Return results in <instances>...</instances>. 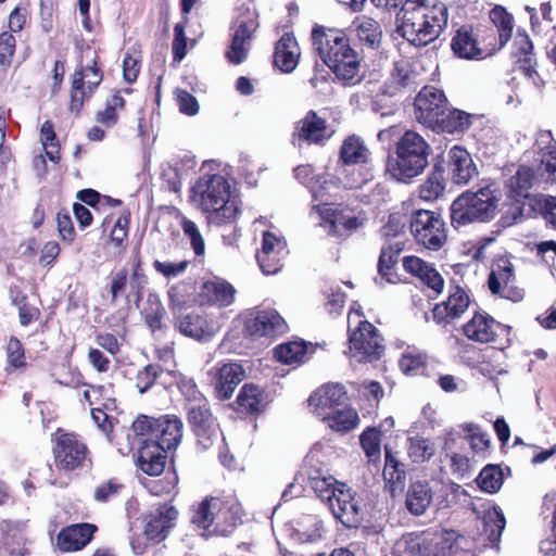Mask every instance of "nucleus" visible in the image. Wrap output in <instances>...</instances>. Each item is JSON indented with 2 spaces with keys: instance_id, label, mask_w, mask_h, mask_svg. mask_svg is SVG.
<instances>
[{
  "instance_id": "nucleus-4",
  "label": "nucleus",
  "mask_w": 556,
  "mask_h": 556,
  "mask_svg": "<svg viewBox=\"0 0 556 556\" xmlns=\"http://www.w3.org/2000/svg\"><path fill=\"white\" fill-rule=\"evenodd\" d=\"M498 195L491 186L477 191L467 190L451 205V223L454 228L472 223H488L496 215Z\"/></svg>"
},
{
  "instance_id": "nucleus-55",
  "label": "nucleus",
  "mask_w": 556,
  "mask_h": 556,
  "mask_svg": "<svg viewBox=\"0 0 556 556\" xmlns=\"http://www.w3.org/2000/svg\"><path fill=\"white\" fill-rule=\"evenodd\" d=\"M397 94H390L384 92V84L379 87L378 91L372 96L370 102V109L374 113L379 114L380 116H390L393 115L396 105L393 102V98Z\"/></svg>"
},
{
  "instance_id": "nucleus-5",
  "label": "nucleus",
  "mask_w": 556,
  "mask_h": 556,
  "mask_svg": "<svg viewBox=\"0 0 556 556\" xmlns=\"http://www.w3.org/2000/svg\"><path fill=\"white\" fill-rule=\"evenodd\" d=\"M410 232L419 245L439 251L447 240L445 223L441 215L429 210H417L410 216Z\"/></svg>"
},
{
  "instance_id": "nucleus-14",
  "label": "nucleus",
  "mask_w": 556,
  "mask_h": 556,
  "mask_svg": "<svg viewBox=\"0 0 556 556\" xmlns=\"http://www.w3.org/2000/svg\"><path fill=\"white\" fill-rule=\"evenodd\" d=\"M341 490H337L336 497L328 504L333 517L348 529L358 528L364 520V509L362 500L356 496V492L342 484Z\"/></svg>"
},
{
  "instance_id": "nucleus-25",
  "label": "nucleus",
  "mask_w": 556,
  "mask_h": 556,
  "mask_svg": "<svg viewBox=\"0 0 556 556\" xmlns=\"http://www.w3.org/2000/svg\"><path fill=\"white\" fill-rule=\"evenodd\" d=\"M490 21L494 28H490L489 42L490 52L502 49L511 38L514 28V17L504 7L496 5L490 11Z\"/></svg>"
},
{
  "instance_id": "nucleus-49",
  "label": "nucleus",
  "mask_w": 556,
  "mask_h": 556,
  "mask_svg": "<svg viewBox=\"0 0 556 556\" xmlns=\"http://www.w3.org/2000/svg\"><path fill=\"white\" fill-rule=\"evenodd\" d=\"M445 189L443 169L434 166L427 179L419 187V195L422 200L434 201L443 194Z\"/></svg>"
},
{
  "instance_id": "nucleus-50",
  "label": "nucleus",
  "mask_w": 556,
  "mask_h": 556,
  "mask_svg": "<svg viewBox=\"0 0 556 556\" xmlns=\"http://www.w3.org/2000/svg\"><path fill=\"white\" fill-rule=\"evenodd\" d=\"M424 534L408 533L399 539L393 546V556H425Z\"/></svg>"
},
{
  "instance_id": "nucleus-20",
  "label": "nucleus",
  "mask_w": 556,
  "mask_h": 556,
  "mask_svg": "<svg viewBox=\"0 0 556 556\" xmlns=\"http://www.w3.org/2000/svg\"><path fill=\"white\" fill-rule=\"evenodd\" d=\"M285 534L294 543H316L323 539L324 522L314 515H304L285 523Z\"/></svg>"
},
{
  "instance_id": "nucleus-32",
  "label": "nucleus",
  "mask_w": 556,
  "mask_h": 556,
  "mask_svg": "<svg viewBox=\"0 0 556 556\" xmlns=\"http://www.w3.org/2000/svg\"><path fill=\"white\" fill-rule=\"evenodd\" d=\"M271 402L269 395L254 383H245L239 391L235 409L243 415H254L263 412Z\"/></svg>"
},
{
  "instance_id": "nucleus-42",
  "label": "nucleus",
  "mask_w": 556,
  "mask_h": 556,
  "mask_svg": "<svg viewBox=\"0 0 556 556\" xmlns=\"http://www.w3.org/2000/svg\"><path fill=\"white\" fill-rule=\"evenodd\" d=\"M301 49L292 33H285L280 37V72L292 73L300 61Z\"/></svg>"
},
{
  "instance_id": "nucleus-52",
  "label": "nucleus",
  "mask_w": 556,
  "mask_h": 556,
  "mask_svg": "<svg viewBox=\"0 0 556 556\" xmlns=\"http://www.w3.org/2000/svg\"><path fill=\"white\" fill-rule=\"evenodd\" d=\"M513 55L521 65L532 64L535 61L533 55V43L526 31L517 30L513 42Z\"/></svg>"
},
{
  "instance_id": "nucleus-19",
  "label": "nucleus",
  "mask_w": 556,
  "mask_h": 556,
  "mask_svg": "<svg viewBox=\"0 0 556 556\" xmlns=\"http://www.w3.org/2000/svg\"><path fill=\"white\" fill-rule=\"evenodd\" d=\"M177 518L178 510L170 504L164 503L153 508L144 517L146 539L155 543L165 540Z\"/></svg>"
},
{
  "instance_id": "nucleus-29",
  "label": "nucleus",
  "mask_w": 556,
  "mask_h": 556,
  "mask_svg": "<svg viewBox=\"0 0 556 556\" xmlns=\"http://www.w3.org/2000/svg\"><path fill=\"white\" fill-rule=\"evenodd\" d=\"M296 130L298 139L308 144L324 146L331 137L326 119L319 117L315 111L306 113L298 123Z\"/></svg>"
},
{
  "instance_id": "nucleus-53",
  "label": "nucleus",
  "mask_w": 556,
  "mask_h": 556,
  "mask_svg": "<svg viewBox=\"0 0 556 556\" xmlns=\"http://www.w3.org/2000/svg\"><path fill=\"white\" fill-rule=\"evenodd\" d=\"M506 520L502 510L494 509L489 513L483 519L484 532L488 535L490 543L497 545L503 530L505 528Z\"/></svg>"
},
{
  "instance_id": "nucleus-54",
  "label": "nucleus",
  "mask_w": 556,
  "mask_h": 556,
  "mask_svg": "<svg viewBox=\"0 0 556 556\" xmlns=\"http://www.w3.org/2000/svg\"><path fill=\"white\" fill-rule=\"evenodd\" d=\"M180 226L185 237L190 241L194 254L197 256H203L205 253V242L198 225L184 216Z\"/></svg>"
},
{
  "instance_id": "nucleus-21",
  "label": "nucleus",
  "mask_w": 556,
  "mask_h": 556,
  "mask_svg": "<svg viewBox=\"0 0 556 556\" xmlns=\"http://www.w3.org/2000/svg\"><path fill=\"white\" fill-rule=\"evenodd\" d=\"M217 523L210 533L227 536L243 522L245 516L241 503L232 496L225 500L217 498Z\"/></svg>"
},
{
  "instance_id": "nucleus-13",
  "label": "nucleus",
  "mask_w": 556,
  "mask_h": 556,
  "mask_svg": "<svg viewBox=\"0 0 556 556\" xmlns=\"http://www.w3.org/2000/svg\"><path fill=\"white\" fill-rule=\"evenodd\" d=\"M515 266L509 257L503 256L495 261L488 279V286L493 294L519 302L525 296V290L515 285Z\"/></svg>"
},
{
  "instance_id": "nucleus-41",
  "label": "nucleus",
  "mask_w": 556,
  "mask_h": 556,
  "mask_svg": "<svg viewBox=\"0 0 556 556\" xmlns=\"http://www.w3.org/2000/svg\"><path fill=\"white\" fill-rule=\"evenodd\" d=\"M235 288L222 279L205 281L202 287V294L207 301L219 307L229 306L235 300Z\"/></svg>"
},
{
  "instance_id": "nucleus-24",
  "label": "nucleus",
  "mask_w": 556,
  "mask_h": 556,
  "mask_svg": "<svg viewBox=\"0 0 556 556\" xmlns=\"http://www.w3.org/2000/svg\"><path fill=\"white\" fill-rule=\"evenodd\" d=\"M244 376L245 371L240 364H223L216 370L212 381L216 397L222 401L230 399Z\"/></svg>"
},
{
  "instance_id": "nucleus-17",
  "label": "nucleus",
  "mask_w": 556,
  "mask_h": 556,
  "mask_svg": "<svg viewBox=\"0 0 556 556\" xmlns=\"http://www.w3.org/2000/svg\"><path fill=\"white\" fill-rule=\"evenodd\" d=\"M464 334L479 343L495 342L500 337L509 333V327L496 321L486 313L476 312L471 319L463 326Z\"/></svg>"
},
{
  "instance_id": "nucleus-62",
  "label": "nucleus",
  "mask_w": 556,
  "mask_h": 556,
  "mask_svg": "<svg viewBox=\"0 0 556 556\" xmlns=\"http://www.w3.org/2000/svg\"><path fill=\"white\" fill-rule=\"evenodd\" d=\"M7 361L8 364L13 368H21L26 364L24 348L21 341L15 337H11L8 342Z\"/></svg>"
},
{
  "instance_id": "nucleus-22",
  "label": "nucleus",
  "mask_w": 556,
  "mask_h": 556,
  "mask_svg": "<svg viewBox=\"0 0 556 556\" xmlns=\"http://www.w3.org/2000/svg\"><path fill=\"white\" fill-rule=\"evenodd\" d=\"M447 169L452 181L456 185H467L478 173L469 152L459 146H453L450 149Z\"/></svg>"
},
{
  "instance_id": "nucleus-56",
  "label": "nucleus",
  "mask_w": 556,
  "mask_h": 556,
  "mask_svg": "<svg viewBox=\"0 0 556 556\" xmlns=\"http://www.w3.org/2000/svg\"><path fill=\"white\" fill-rule=\"evenodd\" d=\"M361 445L369 458L370 462H376L380 459L381 448H380V431L376 428H367L361 434Z\"/></svg>"
},
{
  "instance_id": "nucleus-35",
  "label": "nucleus",
  "mask_w": 556,
  "mask_h": 556,
  "mask_svg": "<svg viewBox=\"0 0 556 556\" xmlns=\"http://www.w3.org/2000/svg\"><path fill=\"white\" fill-rule=\"evenodd\" d=\"M351 30L356 35L361 46L369 50H378L382 41V28L380 24L366 15L357 16L351 25Z\"/></svg>"
},
{
  "instance_id": "nucleus-23",
  "label": "nucleus",
  "mask_w": 556,
  "mask_h": 556,
  "mask_svg": "<svg viewBox=\"0 0 556 556\" xmlns=\"http://www.w3.org/2000/svg\"><path fill=\"white\" fill-rule=\"evenodd\" d=\"M420 84L419 74L408 60L394 62L390 77L384 81V92L400 94L404 90H413Z\"/></svg>"
},
{
  "instance_id": "nucleus-26",
  "label": "nucleus",
  "mask_w": 556,
  "mask_h": 556,
  "mask_svg": "<svg viewBox=\"0 0 556 556\" xmlns=\"http://www.w3.org/2000/svg\"><path fill=\"white\" fill-rule=\"evenodd\" d=\"M470 300L466 291L459 286L450 288V294L445 302L435 304L432 313L433 319L438 323L459 318L469 307Z\"/></svg>"
},
{
  "instance_id": "nucleus-16",
  "label": "nucleus",
  "mask_w": 556,
  "mask_h": 556,
  "mask_svg": "<svg viewBox=\"0 0 556 556\" xmlns=\"http://www.w3.org/2000/svg\"><path fill=\"white\" fill-rule=\"evenodd\" d=\"M446 108L445 94L432 86H425L415 99L416 119L428 128L438 124Z\"/></svg>"
},
{
  "instance_id": "nucleus-27",
  "label": "nucleus",
  "mask_w": 556,
  "mask_h": 556,
  "mask_svg": "<svg viewBox=\"0 0 556 556\" xmlns=\"http://www.w3.org/2000/svg\"><path fill=\"white\" fill-rule=\"evenodd\" d=\"M278 324V312L273 307H261L252 311L244 320V332L249 337H269Z\"/></svg>"
},
{
  "instance_id": "nucleus-44",
  "label": "nucleus",
  "mask_w": 556,
  "mask_h": 556,
  "mask_svg": "<svg viewBox=\"0 0 556 556\" xmlns=\"http://www.w3.org/2000/svg\"><path fill=\"white\" fill-rule=\"evenodd\" d=\"M276 236L270 231L263 232L262 248L256 253L257 264L264 275H275L278 271L277 255H273L271 263H266L270 254L275 253Z\"/></svg>"
},
{
  "instance_id": "nucleus-60",
  "label": "nucleus",
  "mask_w": 556,
  "mask_h": 556,
  "mask_svg": "<svg viewBox=\"0 0 556 556\" xmlns=\"http://www.w3.org/2000/svg\"><path fill=\"white\" fill-rule=\"evenodd\" d=\"M150 307L143 309L144 321L152 331L162 328L165 309L157 298H149Z\"/></svg>"
},
{
  "instance_id": "nucleus-45",
  "label": "nucleus",
  "mask_w": 556,
  "mask_h": 556,
  "mask_svg": "<svg viewBox=\"0 0 556 556\" xmlns=\"http://www.w3.org/2000/svg\"><path fill=\"white\" fill-rule=\"evenodd\" d=\"M308 348L313 349L312 343L304 340L280 343V363L294 366L303 364L307 359Z\"/></svg>"
},
{
  "instance_id": "nucleus-15",
  "label": "nucleus",
  "mask_w": 556,
  "mask_h": 556,
  "mask_svg": "<svg viewBox=\"0 0 556 556\" xmlns=\"http://www.w3.org/2000/svg\"><path fill=\"white\" fill-rule=\"evenodd\" d=\"M257 25L254 13L249 11L233 22L231 42L226 51V58L229 63L239 65L247 60L251 49L252 36Z\"/></svg>"
},
{
  "instance_id": "nucleus-30",
  "label": "nucleus",
  "mask_w": 556,
  "mask_h": 556,
  "mask_svg": "<svg viewBox=\"0 0 556 556\" xmlns=\"http://www.w3.org/2000/svg\"><path fill=\"white\" fill-rule=\"evenodd\" d=\"M142 445L138 451L137 465L149 476L161 475L166 465V448L154 443V440H142Z\"/></svg>"
},
{
  "instance_id": "nucleus-18",
  "label": "nucleus",
  "mask_w": 556,
  "mask_h": 556,
  "mask_svg": "<svg viewBox=\"0 0 556 556\" xmlns=\"http://www.w3.org/2000/svg\"><path fill=\"white\" fill-rule=\"evenodd\" d=\"M425 542L422 551L425 556H460L464 552L466 539L455 531L422 532Z\"/></svg>"
},
{
  "instance_id": "nucleus-1",
  "label": "nucleus",
  "mask_w": 556,
  "mask_h": 556,
  "mask_svg": "<svg viewBox=\"0 0 556 556\" xmlns=\"http://www.w3.org/2000/svg\"><path fill=\"white\" fill-rule=\"evenodd\" d=\"M402 36L417 47L427 46L440 36L447 23V8L443 3L427 7L418 0H407L397 14Z\"/></svg>"
},
{
  "instance_id": "nucleus-7",
  "label": "nucleus",
  "mask_w": 556,
  "mask_h": 556,
  "mask_svg": "<svg viewBox=\"0 0 556 556\" xmlns=\"http://www.w3.org/2000/svg\"><path fill=\"white\" fill-rule=\"evenodd\" d=\"M53 454L55 464L64 470H74L90 465L87 445L74 433L63 432L61 429L53 434Z\"/></svg>"
},
{
  "instance_id": "nucleus-40",
  "label": "nucleus",
  "mask_w": 556,
  "mask_h": 556,
  "mask_svg": "<svg viewBox=\"0 0 556 556\" xmlns=\"http://www.w3.org/2000/svg\"><path fill=\"white\" fill-rule=\"evenodd\" d=\"M472 115L456 109L446 108L442 116L438 118V124L430 129L437 132L459 134L471 126Z\"/></svg>"
},
{
  "instance_id": "nucleus-59",
  "label": "nucleus",
  "mask_w": 556,
  "mask_h": 556,
  "mask_svg": "<svg viewBox=\"0 0 556 556\" xmlns=\"http://www.w3.org/2000/svg\"><path fill=\"white\" fill-rule=\"evenodd\" d=\"M331 224L336 231H338L340 236H343L342 230L349 233L363 226L364 218L351 213L345 214L343 212H339L334 214Z\"/></svg>"
},
{
  "instance_id": "nucleus-36",
  "label": "nucleus",
  "mask_w": 556,
  "mask_h": 556,
  "mask_svg": "<svg viewBox=\"0 0 556 556\" xmlns=\"http://www.w3.org/2000/svg\"><path fill=\"white\" fill-rule=\"evenodd\" d=\"M451 47L458 58L467 60H480L494 53L490 52L489 45L486 51L480 48L472 30L466 27H462L457 30L452 39Z\"/></svg>"
},
{
  "instance_id": "nucleus-51",
  "label": "nucleus",
  "mask_w": 556,
  "mask_h": 556,
  "mask_svg": "<svg viewBox=\"0 0 556 556\" xmlns=\"http://www.w3.org/2000/svg\"><path fill=\"white\" fill-rule=\"evenodd\" d=\"M408 456L413 463L420 464L428 462L435 453L434 444L422 437H412L408 439Z\"/></svg>"
},
{
  "instance_id": "nucleus-57",
  "label": "nucleus",
  "mask_w": 556,
  "mask_h": 556,
  "mask_svg": "<svg viewBox=\"0 0 556 556\" xmlns=\"http://www.w3.org/2000/svg\"><path fill=\"white\" fill-rule=\"evenodd\" d=\"M533 180V170L529 167H520L509 179V185L517 197L526 198L528 195V191L532 188Z\"/></svg>"
},
{
  "instance_id": "nucleus-33",
  "label": "nucleus",
  "mask_w": 556,
  "mask_h": 556,
  "mask_svg": "<svg viewBox=\"0 0 556 556\" xmlns=\"http://www.w3.org/2000/svg\"><path fill=\"white\" fill-rule=\"evenodd\" d=\"M404 269L418 277L422 283L433 290L435 294H440L444 287V280L439 271L421 258L410 255L403 258Z\"/></svg>"
},
{
  "instance_id": "nucleus-47",
  "label": "nucleus",
  "mask_w": 556,
  "mask_h": 556,
  "mask_svg": "<svg viewBox=\"0 0 556 556\" xmlns=\"http://www.w3.org/2000/svg\"><path fill=\"white\" fill-rule=\"evenodd\" d=\"M331 429L336 431H350L358 424V415L356 410L344 407L342 409H333L321 418Z\"/></svg>"
},
{
  "instance_id": "nucleus-64",
  "label": "nucleus",
  "mask_w": 556,
  "mask_h": 556,
  "mask_svg": "<svg viewBox=\"0 0 556 556\" xmlns=\"http://www.w3.org/2000/svg\"><path fill=\"white\" fill-rule=\"evenodd\" d=\"M536 204L540 207L546 223L556 228V197L542 195L536 201Z\"/></svg>"
},
{
  "instance_id": "nucleus-39",
  "label": "nucleus",
  "mask_w": 556,
  "mask_h": 556,
  "mask_svg": "<svg viewBox=\"0 0 556 556\" xmlns=\"http://www.w3.org/2000/svg\"><path fill=\"white\" fill-rule=\"evenodd\" d=\"M327 66L332 71L337 78L346 84L354 85L361 80V58L352 48Z\"/></svg>"
},
{
  "instance_id": "nucleus-12",
  "label": "nucleus",
  "mask_w": 556,
  "mask_h": 556,
  "mask_svg": "<svg viewBox=\"0 0 556 556\" xmlns=\"http://www.w3.org/2000/svg\"><path fill=\"white\" fill-rule=\"evenodd\" d=\"M103 78L101 70L98 67L97 59L91 60V64L79 66L75 70L72 77L70 109L72 112L79 113L85 100L89 99Z\"/></svg>"
},
{
  "instance_id": "nucleus-10",
  "label": "nucleus",
  "mask_w": 556,
  "mask_h": 556,
  "mask_svg": "<svg viewBox=\"0 0 556 556\" xmlns=\"http://www.w3.org/2000/svg\"><path fill=\"white\" fill-rule=\"evenodd\" d=\"M312 42L314 50L326 65L333 63L351 49L345 33L338 28L314 27Z\"/></svg>"
},
{
  "instance_id": "nucleus-63",
  "label": "nucleus",
  "mask_w": 556,
  "mask_h": 556,
  "mask_svg": "<svg viewBox=\"0 0 556 556\" xmlns=\"http://www.w3.org/2000/svg\"><path fill=\"white\" fill-rule=\"evenodd\" d=\"M176 101L179 108V111L188 116H194L199 113L200 106L197 98L192 96L190 92L177 89L176 90Z\"/></svg>"
},
{
  "instance_id": "nucleus-48",
  "label": "nucleus",
  "mask_w": 556,
  "mask_h": 556,
  "mask_svg": "<svg viewBox=\"0 0 556 556\" xmlns=\"http://www.w3.org/2000/svg\"><path fill=\"white\" fill-rule=\"evenodd\" d=\"M476 482L483 492L494 494L503 485V470L498 465H486L476 478Z\"/></svg>"
},
{
  "instance_id": "nucleus-34",
  "label": "nucleus",
  "mask_w": 556,
  "mask_h": 556,
  "mask_svg": "<svg viewBox=\"0 0 556 556\" xmlns=\"http://www.w3.org/2000/svg\"><path fill=\"white\" fill-rule=\"evenodd\" d=\"M156 421L154 443L168 451L175 448L182 438V420L176 415H164Z\"/></svg>"
},
{
  "instance_id": "nucleus-43",
  "label": "nucleus",
  "mask_w": 556,
  "mask_h": 556,
  "mask_svg": "<svg viewBox=\"0 0 556 556\" xmlns=\"http://www.w3.org/2000/svg\"><path fill=\"white\" fill-rule=\"evenodd\" d=\"M403 251V242L395 241L383 245L378 261V273L390 283L396 282V275L393 274V266L397 262L400 253Z\"/></svg>"
},
{
  "instance_id": "nucleus-37",
  "label": "nucleus",
  "mask_w": 556,
  "mask_h": 556,
  "mask_svg": "<svg viewBox=\"0 0 556 556\" xmlns=\"http://www.w3.org/2000/svg\"><path fill=\"white\" fill-rule=\"evenodd\" d=\"M369 159L370 151L361 137L351 135L343 140L339 151V162L342 165L366 164Z\"/></svg>"
},
{
  "instance_id": "nucleus-61",
  "label": "nucleus",
  "mask_w": 556,
  "mask_h": 556,
  "mask_svg": "<svg viewBox=\"0 0 556 556\" xmlns=\"http://www.w3.org/2000/svg\"><path fill=\"white\" fill-rule=\"evenodd\" d=\"M161 371V367L155 364H149L139 370L136 377V387L139 392L144 393L152 388Z\"/></svg>"
},
{
  "instance_id": "nucleus-38",
  "label": "nucleus",
  "mask_w": 556,
  "mask_h": 556,
  "mask_svg": "<svg viewBox=\"0 0 556 556\" xmlns=\"http://www.w3.org/2000/svg\"><path fill=\"white\" fill-rule=\"evenodd\" d=\"M432 489L427 481L412 482L406 492L405 506L414 516H421L432 502Z\"/></svg>"
},
{
  "instance_id": "nucleus-46",
  "label": "nucleus",
  "mask_w": 556,
  "mask_h": 556,
  "mask_svg": "<svg viewBox=\"0 0 556 556\" xmlns=\"http://www.w3.org/2000/svg\"><path fill=\"white\" fill-rule=\"evenodd\" d=\"M216 502L217 497L203 500L197 507H194L191 516V522L204 531L208 530L213 525L215 527L217 523Z\"/></svg>"
},
{
  "instance_id": "nucleus-9",
  "label": "nucleus",
  "mask_w": 556,
  "mask_h": 556,
  "mask_svg": "<svg viewBox=\"0 0 556 556\" xmlns=\"http://www.w3.org/2000/svg\"><path fill=\"white\" fill-rule=\"evenodd\" d=\"M304 473L314 493L327 506L336 497L337 490H341L340 486L344 484L331 476L328 469L319 463L316 451H311L306 455Z\"/></svg>"
},
{
  "instance_id": "nucleus-3",
  "label": "nucleus",
  "mask_w": 556,
  "mask_h": 556,
  "mask_svg": "<svg viewBox=\"0 0 556 556\" xmlns=\"http://www.w3.org/2000/svg\"><path fill=\"white\" fill-rule=\"evenodd\" d=\"M429 153L425 138L414 130H406L396 141L394 153L387 159L386 173L399 182L408 184L425 170Z\"/></svg>"
},
{
  "instance_id": "nucleus-31",
  "label": "nucleus",
  "mask_w": 556,
  "mask_h": 556,
  "mask_svg": "<svg viewBox=\"0 0 556 556\" xmlns=\"http://www.w3.org/2000/svg\"><path fill=\"white\" fill-rule=\"evenodd\" d=\"M97 527L91 523H76L61 530L56 546L61 552H74L85 547L92 539Z\"/></svg>"
},
{
  "instance_id": "nucleus-8",
  "label": "nucleus",
  "mask_w": 556,
  "mask_h": 556,
  "mask_svg": "<svg viewBox=\"0 0 556 556\" xmlns=\"http://www.w3.org/2000/svg\"><path fill=\"white\" fill-rule=\"evenodd\" d=\"M172 313L174 329L184 337L204 343L212 340L217 332L215 324L197 311L174 306Z\"/></svg>"
},
{
  "instance_id": "nucleus-28",
  "label": "nucleus",
  "mask_w": 556,
  "mask_h": 556,
  "mask_svg": "<svg viewBox=\"0 0 556 556\" xmlns=\"http://www.w3.org/2000/svg\"><path fill=\"white\" fill-rule=\"evenodd\" d=\"M345 397V392L340 384H326L318 388L308 397V406L312 412L323 418L336 409Z\"/></svg>"
},
{
  "instance_id": "nucleus-58",
  "label": "nucleus",
  "mask_w": 556,
  "mask_h": 556,
  "mask_svg": "<svg viewBox=\"0 0 556 556\" xmlns=\"http://www.w3.org/2000/svg\"><path fill=\"white\" fill-rule=\"evenodd\" d=\"M12 303L18 308V320L23 327L28 326L30 323L37 320L40 316V311L29 305L26 302V295L17 293L11 295Z\"/></svg>"
},
{
  "instance_id": "nucleus-6",
  "label": "nucleus",
  "mask_w": 556,
  "mask_h": 556,
  "mask_svg": "<svg viewBox=\"0 0 556 556\" xmlns=\"http://www.w3.org/2000/svg\"><path fill=\"white\" fill-rule=\"evenodd\" d=\"M383 351V339L372 324L359 320L354 330L350 328L349 354L351 358L358 363H371L379 359Z\"/></svg>"
},
{
  "instance_id": "nucleus-11",
  "label": "nucleus",
  "mask_w": 556,
  "mask_h": 556,
  "mask_svg": "<svg viewBox=\"0 0 556 556\" xmlns=\"http://www.w3.org/2000/svg\"><path fill=\"white\" fill-rule=\"evenodd\" d=\"M186 409L198 445L207 450L217 440L219 433L218 424L212 415L208 402L192 403V405H186Z\"/></svg>"
},
{
  "instance_id": "nucleus-2",
  "label": "nucleus",
  "mask_w": 556,
  "mask_h": 556,
  "mask_svg": "<svg viewBox=\"0 0 556 556\" xmlns=\"http://www.w3.org/2000/svg\"><path fill=\"white\" fill-rule=\"evenodd\" d=\"M192 200L207 214L210 223L220 226L231 223L238 215V206L230 201V185L219 174H203L192 189Z\"/></svg>"
}]
</instances>
